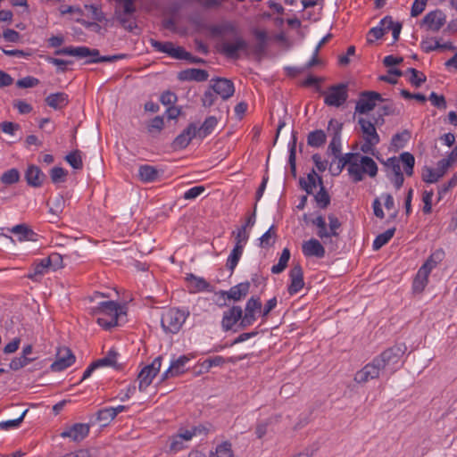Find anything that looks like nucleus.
<instances>
[{
    "label": "nucleus",
    "mask_w": 457,
    "mask_h": 457,
    "mask_svg": "<svg viewBox=\"0 0 457 457\" xmlns=\"http://www.w3.org/2000/svg\"><path fill=\"white\" fill-rule=\"evenodd\" d=\"M45 102L49 107L54 110H61L69 104V96L64 92H57L46 96Z\"/></svg>",
    "instance_id": "26"
},
{
    "label": "nucleus",
    "mask_w": 457,
    "mask_h": 457,
    "mask_svg": "<svg viewBox=\"0 0 457 457\" xmlns=\"http://www.w3.org/2000/svg\"><path fill=\"white\" fill-rule=\"evenodd\" d=\"M128 57L127 54H118L113 55H103L102 58H98L97 60H86L85 64L89 63H99V62H113L119 60L126 59Z\"/></svg>",
    "instance_id": "51"
},
{
    "label": "nucleus",
    "mask_w": 457,
    "mask_h": 457,
    "mask_svg": "<svg viewBox=\"0 0 457 457\" xmlns=\"http://www.w3.org/2000/svg\"><path fill=\"white\" fill-rule=\"evenodd\" d=\"M348 173L353 182L358 183L363 180V174L374 178L378 174V165L375 161L367 155H361L358 163H353L348 169Z\"/></svg>",
    "instance_id": "3"
},
{
    "label": "nucleus",
    "mask_w": 457,
    "mask_h": 457,
    "mask_svg": "<svg viewBox=\"0 0 457 457\" xmlns=\"http://www.w3.org/2000/svg\"><path fill=\"white\" fill-rule=\"evenodd\" d=\"M118 355H119V353L115 350L111 349L107 353L106 356L95 361V362L96 363L98 368L104 367V366H111L116 370H120L123 369V365L117 361Z\"/></svg>",
    "instance_id": "28"
},
{
    "label": "nucleus",
    "mask_w": 457,
    "mask_h": 457,
    "mask_svg": "<svg viewBox=\"0 0 457 457\" xmlns=\"http://www.w3.org/2000/svg\"><path fill=\"white\" fill-rule=\"evenodd\" d=\"M20 178V171L16 168H12L4 171L1 175L0 181L2 184L9 186L19 182Z\"/></svg>",
    "instance_id": "41"
},
{
    "label": "nucleus",
    "mask_w": 457,
    "mask_h": 457,
    "mask_svg": "<svg viewBox=\"0 0 457 457\" xmlns=\"http://www.w3.org/2000/svg\"><path fill=\"white\" fill-rule=\"evenodd\" d=\"M327 140V135L322 129L311 131L307 136V144L312 147H320Z\"/></svg>",
    "instance_id": "33"
},
{
    "label": "nucleus",
    "mask_w": 457,
    "mask_h": 457,
    "mask_svg": "<svg viewBox=\"0 0 457 457\" xmlns=\"http://www.w3.org/2000/svg\"><path fill=\"white\" fill-rule=\"evenodd\" d=\"M179 60H186L188 62L195 63V64H205L206 63V60L197 57V56H194L189 52H187L183 47L181 49L180 56L179 57Z\"/></svg>",
    "instance_id": "57"
},
{
    "label": "nucleus",
    "mask_w": 457,
    "mask_h": 457,
    "mask_svg": "<svg viewBox=\"0 0 457 457\" xmlns=\"http://www.w3.org/2000/svg\"><path fill=\"white\" fill-rule=\"evenodd\" d=\"M243 310L239 305H233L225 311L222 315L221 327L224 331L232 330L242 318Z\"/></svg>",
    "instance_id": "16"
},
{
    "label": "nucleus",
    "mask_w": 457,
    "mask_h": 457,
    "mask_svg": "<svg viewBox=\"0 0 457 457\" xmlns=\"http://www.w3.org/2000/svg\"><path fill=\"white\" fill-rule=\"evenodd\" d=\"M290 284L287 287L288 294L294 295L303 287V270L299 263L295 264L289 271Z\"/></svg>",
    "instance_id": "14"
},
{
    "label": "nucleus",
    "mask_w": 457,
    "mask_h": 457,
    "mask_svg": "<svg viewBox=\"0 0 457 457\" xmlns=\"http://www.w3.org/2000/svg\"><path fill=\"white\" fill-rule=\"evenodd\" d=\"M121 313L120 305L114 301L101 302L90 308V314L97 316V324L106 330L118 325V318Z\"/></svg>",
    "instance_id": "2"
},
{
    "label": "nucleus",
    "mask_w": 457,
    "mask_h": 457,
    "mask_svg": "<svg viewBox=\"0 0 457 457\" xmlns=\"http://www.w3.org/2000/svg\"><path fill=\"white\" fill-rule=\"evenodd\" d=\"M290 259V251L288 248H284L279 257L278 262L271 267L273 274H279L287 267Z\"/></svg>",
    "instance_id": "39"
},
{
    "label": "nucleus",
    "mask_w": 457,
    "mask_h": 457,
    "mask_svg": "<svg viewBox=\"0 0 457 457\" xmlns=\"http://www.w3.org/2000/svg\"><path fill=\"white\" fill-rule=\"evenodd\" d=\"M250 285L249 281H245L230 287L228 291L221 290L220 295L226 300L238 302L248 295Z\"/></svg>",
    "instance_id": "18"
},
{
    "label": "nucleus",
    "mask_w": 457,
    "mask_h": 457,
    "mask_svg": "<svg viewBox=\"0 0 457 457\" xmlns=\"http://www.w3.org/2000/svg\"><path fill=\"white\" fill-rule=\"evenodd\" d=\"M395 230H396V228L394 227V228H388L385 232L378 235L373 241V245H372L373 249L375 251H378L382 246L386 245L389 242V240L394 237Z\"/></svg>",
    "instance_id": "37"
},
{
    "label": "nucleus",
    "mask_w": 457,
    "mask_h": 457,
    "mask_svg": "<svg viewBox=\"0 0 457 457\" xmlns=\"http://www.w3.org/2000/svg\"><path fill=\"white\" fill-rule=\"evenodd\" d=\"M38 83H39L38 79L31 77V76H27V77H24V78L17 80L16 86L20 88H29V87H36L37 85H38Z\"/></svg>",
    "instance_id": "59"
},
{
    "label": "nucleus",
    "mask_w": 457,
    "mask_h": 457,
    "mask_svg": "<svg viewBox=\"0 0 457 457\" xmlns=\"http://www.w3.org/2000/svg\"><path fill=\"white\" fill-rule=\"evenodd\" d=\"M9 231L16 235L19 241H37L38 235L25 223L16 225Z\"/></svg>",
    "instance_id": "24"
},
{
    "label": "nucleus",
    "mask_w": 457,
    "mask_h": 457,
    "mask_svg": "<svg viewBox=\"0 0 457 457\" xmlns=\"http://www.w3.org/2000/svg\"><path fill=\"white\" fill-rule=\"evenodd\" d=\"M67 175L68 171L62 167H54L50 170V178L54 184L64 182Z\"/></svg>",
    "instance_id": "48"
},
{
    "label": "nucleus",
    "mask_w": 457,
    "mask_h": 457,
    "mask_svg": "<svg viewBox=\"0 0 457 457\" xmlns=\"http://www.w3.org/2000/svg\"><path fill=\"white\" fill-rule=\"evenodd\" d=\"M328 220L329 227V235H332L333 237H338L339 233L337 232V229L340 228L342 226L341 221L336 215L332 213L328 215Z\"/></svg>",
    "instance_id": "53"
},
{
    "label": "nucleus",
    "mask_w": 457,
    "mask_h": 457,
    "mask_svg": "<svg viewBox=\"0 0 457 457\" xmlns=\"http://www.w3.org/2000/svg\"><path fill=\"white\" fill-rule=\"evenodd\" d=\"M81 151L76 149L69 153L64 160L74 169V170H82L83 162L81 156Z\"/></svg>",
    "instance_id": "40"
},
{
    "label": "nucleus",
    "mask_w": 457,
    "mask_h": 457,
    "mask_svg": "<svg viewBox=\"0 0 457 457\" xmlns=\"http://www.w3.org/2000/svg\"><path fill=\"white\" fill-rule=\"evenodd\" d=\"M235 362V358L230 357L228 360H226L224 357L220 355H216L211 358L206 359L202 363V369L204 370L205 372H208L212 367L214 366H222L226 362Z\"/></svg>",
    "instance_id": "38"
},
{
    "label": "nucleus",
    "mask_w": 457,
    "mask_h": 457,
    "mask_svg": "<svg viewBox=\"0 0 457 457\" xmlns=\"http://www.w3.org/2000/svg\"><path fill=\"white\" fill-rule=\"evenodd\" d=\"M76 357L69 348H63L57 353L56 360L51 364L50 369L54 372H60L69 368L75 362Z\"/></svg>",
    "instance_id": "11"
},
{
    "label": "nucleus",
    "mask_w": 457,
    "mask_h": 457,
    "mask_svg": "<svg viewBox=\"0 0 457 457\" xmlns=\"http://www.w3.org/2000/svg\"><path fill=\"white\" fill-rule=\"evenodd\" d=\"M302 251L305 257H316L321 259L326 254L323 245L316 238L304 241L302 245Z\"/></svg>",
    "instance_id": "19"
},
{
    "label": "nucleus",
    "mask_w": 457,
    "mask_h": 457,
    "mask_svg": "<svg viewBox=\"0 0 457 457\" xmlns=\"http://www.w3.org/2000/svg\"><path fill=\"white\" fill-rule=\"evenodd\" d=\"M405 345H395L385 350L381 354L376 357V362L380 363L383 368L388 365L397 363L406 351Z\"/></svg>",
    "instance_id": "8"
},
{
    "label": "nucleus",
    "mask_w": 457,
    "mask_h": 457,
    "mask_svg": "<svg viewBox=\"0 0 457 457\" xmlns=\"http://www.w3.org/2000/svg\"><path fill=\"white\" fill-rule=\"evenodd\" d=\"M262 302L260 297L252 296L246 302L245 308V314L250 316L251 318L257 320L256 313L262 312Z\"/></svg>",
    "instance_id": "35"
},
{
    "label": "nucleus",
    "mask_w": 457,
    "mask_h": 457,
    "mask_svg": "<svg viewBox=\"0 0 457 457\" xmlns=\"http://www.w3.org/2000/svg\"><path fill=\"white\" fill-rule=\"evenodd\" d=\"M217 123L218 120L215 116L207 117L200 128L196 127V136L200 138H204L212 132Z\"/></svg>",
    "instance_id": "34"
},
{
    "label": "nucleus",
    "mask_w": 457,
    "mask_h": 457,
    "mask_svg": "<svg viewBox=\"0 0 457 457\" xmlns=\"http://www.w3.org/2000/svg\"><path fill=\"white\" fill-rule=\"evenodd\" d=\"M201 100L203 106L211 107L217 100V95L209 87L208 90L204 93Z\"/></svg>",
    "instance_id": "63"
},
{
    "label": "nucleus",
    "mask_w": 457,
    "mask_h": 457,
    "mask_svg": "<svg viewBox=\"0 0 457 457\" xmlns=\"http://www.w3.org/2000/svg\"><path fill=\"white\" fill-rule=\"evenodd\" d=\"M28 411H29L28 409L23 411L22 413L20 415V417H18L17 419L0 422V428L9 429L11 428L18 427L22 422V420H23L26 413L28 412Z\"/></svg>",
    "instance_id": "58"
},
{
    "label": "nucleus",
    "mask_w": 457,
    "mask_h": 457,
    "mask_svg": "<svg viewBox=\"0 0 457 457\" xmlns=\"http://www.w3.org/2000/svg\"><path fill=\"white\" fill-rule=\"evenodd\" d=\"M149 42L155 51L167 54L169 56L179 60L182 46H175L170 41L162 42L154 38H150Z\"/></svg>",
    "instance_id": "22"
},
{
    "label": "nucleus",
    "mask_w": 457,
    "mask_h": 457,
    "mask_svg": "<svg viewBox=\"0 0 457 457\" xmlns=\"http://www.w3.org/2000/svg\"><path fill=\"white\" fill-rule=\"evenodd\" d=\"M333 128V137L328 145V150L336 157H338L341 153V132L343 129V123L331 119L328 121V129Z\"/></svg>",
    "instance_id": "15"
},
{
    "label": "nucleus",
    "mask_w": 457,
    "mask_h": 457,
    "mask_svg": "<svg viewBox=\"0 0 457 457\" xmlns=\"http://www.w3.org/2000/svg\"><path fill=\"white\" fill-rule=\"evenodd\" d=\"M209 31L213 37L229 35L232 41L224 40L220 46V53L233 60L239 59V52H248L249 44L241 35L239 28L232 21H225L218 25H211Z\"/></svg>",
    "instance_id": "1"
},
{
    "label": "nucleus",
    "mask_w": 457,
    "mask_h": 457,
    "mask_svg": "<svg viewBox=\"0 0 457 457\" xmlns=\"http://www.w3.org/2000/svg\"><path fill=\"white\" fill-rule=\"evenodd\" d=\"M188 361L189 358L187 355H181L177 360L171 361L170 365V370H173L177 376L184 373V366Z\"/></svg>",
    "instance_id": "49"
},
{
    "label": "nucleus",
    "mask_w": 457,
    "mask_h": 457,
    "mask_svg": "<svg viewBox=\"0 0 457 457\" xmlns=\"http://www.w3.org/2000/svg\"><path fill=\"white\" fill-rule=\"evenodd\" d=\"M46 60L49 63L58 66L57 72H62V73H64L67 71V68H66L67 65L73 63V61H71V60H62V59L50 57V56H48L46 58Z\"/></svg>",
    "instance_id": "55"
},
{
    "label": "nucleus",
    "mask_w": 457,
    "mask_h": 457,
    "mask_svg": "<svg viewBox=\"0 0 457 457\" xmlns=\"http://www.w3.org/2000/svg\"><path fill=\"white\" fill-rule=\"evenodd\" d=\"M0 129L4 133L14 135L21 129L20 124L12 121H3L0 123Z\"/></svg>",
    "instance_id": "64"
},
{
    "label": "nucleus",
    "mask_w": 457,
    "mask_h": 457,
    "mask_svg": "<svg viewBox=\"0 0 457 457\" xmlns=\"http://www.w3.org/2000/svg\"><path fill=\"white\" fill-rule=\"evenodd\" d=\"M44 260L49 268H53L54 270L62 267V255L58 253H52Z\"/></svg>",
    "instance_id": "52"
},
{
    "label": "nucleus",
    "mask_w": 457,
    "mask_h": 457,
    "mask_svg": "<svg viewBox=\"0 0 457 457\" xmlns=\"http://www.w3.org/2000/svg\"><path fill=\"white\" fill-rule=\"evenodd\" d=\"M358 123L360 124L361 129L364 134V138H370L371 140H374V143H379L380 137L377 133L373 122L367 120L364 118H359Z\"/></svg>",
    "instance_id": "29"
},
{
    "label": "nucleus",
    "mask_w": 457,
    "mask_h": 457,
    "mask_svg": "<svg viewBox=\"0 0 457 457\" xmlns=\"http://www.w3.org/2000/svg\"><path fill=\"white\" fill-rule=\"evenodd\" d=\"M252 34L256 39L255 45L253 46V54L261 58L266 54L268 48L269 36L265 30L253 29Z\"/></svg>",
    "instance_id": "21"
},
{
    "label": "nucleus",
    "mask_w": 457,
    "mask_h": 457,
    "mask_svg": "<svg viewBox=\"0 0 457 457\" xmlns=\"http://www.w3.org/2000/svg\"><path fill=\"white\" fill-rule=\"evenodd\" d=\"M90 426L86 423H75L62 431L60 436L63 438L69 437L72 441L79 443L89 434Z\"/></svg>",
    "instance_id": "13"
},
{
    "label": "nucleus",
    "mask_w": 457,
    "mask_h": 457,
    "mask_svg": "<svg viewBox=\"0 0 457 457\" xmlns=\"http://www.w3.org/2000/svg\"><path fill=\"white\" fill-rule=\"evenodd\" d=\"M160 174L159 170L149 164H144L138 168L139 179L144 183L154 182L158 179Z\"/></svg>",
    "instance_id": "27"
},
{
    "label": "nucleus",
    "mask_w": 457,
    "mask_h": 457,
    "mask_svg": "<svg viewBox=\"0 0 457 457\" xmlns=\"http://www.w3.org/2000/svg\"><path fill=\"white\" fill-rule=\"evenodd\" d=\"M296 142H297V132H292V140L289 143V156L288 163L290 166V172L294 178H296Z\"/></svg>",
    "instance_id": "32"
},
{
    "label": "nucleus",
    "mask_w": 457,
    "mask_h": 457,
    "mask_svg": "<svg viewBox=\"0 0 457 457\" xmlns=\"http://www.w3.org/2000/svg\"><path fill=\"white\" fill-rule=\"evenodd\" d=\"M34 359L32 358H29V357H25L23 355H21L20 357H15L13 358L10 364H9V367L11 370H18L25 366H27L29 363H30Z\"/></svg>",
    "instance_id": "54"
},
{
    "label": "nucleus",
    "mask_w": 457,
    "mask_h": 457,
    "mask_svg": "<svg viewBox=\"0 0 457 457\" xmlns=\"http://www.w3.org/2000/svg\"><path fill=\"white\" fill-rule=\"evenodd\" d=\"M380 162H382L386 167L390 168L393 174H398L399 172H402L401 167L399 164V158L393 156L388 158L386 162H383L380 160L378 156H376Z\"/></svg>",
    "instance_id": "62"
},
{
    "label": "nucleus",
    "mask_w": 457,
    "mask_h": 457,
    "mask_svg": "<svg viewBox=\"0 0 457 457\" xmlns=\"http://www.w3.org/2000/svg\"><path fill=\"white\" fill-rule=\"evenodd\" d=\"M49 206V212L54 215H58L63 211L65 205V200L62 195H58L53 200L47 201Z\"/></svg>",
    "instance_id": "44"
},
{
    "label": "nucleus",
    "mask_w": 457,
    "mask_h": 457,
    "mask_svg": "<svg viewBox=\"0 0 457 457\" xmlns=\"http://www.w3.org/2000/svg\"><path fill=\"white\" fill-rule=\"evenodd\" d=\"M428 275L423 276L420 274V270H418V273L412 283V289L415 293H421L428 283Z\"/></svg>",
    "instance_id": "50"
},
{
    "label": "nucleus",
    "mask_w": 457,
    "mask_h": 457,
    "mask_svg": "<svg viewBox=\"0 0 457 457\" xmlns=\"http://www.w3.org/2000/svg\"><path fill=\"white\" fill-rule=\"evenodd\" d=\"M209 78V73L205 70L202 69H186L178 73V79L180 81H206Z\"/></svg>",
    "instance_id": "23"
},
{
    "label": "nucleus",
    "mask_w": 457,
    "mask_h": 457,
    "mask_svg": "<svg viewBox=\"0 0 457 457\" xmlns=\"http://www.w3.org/2000/svg\"><path fill=\"white\" fill-rule=\"evenodd\" d=\"M277 238L276 228L272 225L260 238V245L263 248L270 247L275 244Z\"/></svg>",
    "instance_id": "43"
},
{
    "label": "nucleus",
    "mask_w": 457,
    "mask_h": 457,
    "mask_svg": "<svg viewBox=\"0 0 457 457\" xmlns=\"http://www.w3.org/2000/svg\"><path fill=\"white\" fill-rule=\"evenodd\" d=\"M442 177V173H438L433 168L425 166L422 171V179L427 183H436Z\"/></svg>",
    "instance_id": "47"
},
{
    "label": "nucleus",
    "mask_w": 457,
    "mask_h": 457,
    "mask_svg": "<svg viewBox=\"0 0 457 457\" xmlns=\"http://www.w3.org/2000/svg\"><path fill=\"white\" fill-rule=\"evenodd\" d=\"M186 281L191 287V292H212V287L204 278L196 277L193 273H187L186 276Z\"/></svg>",
    "instance_id": "25"
},
{
    "label": "nucleus",
    "mask_w": 457,
    "mask_h": 457,
    "mask_svg": "<svg viewBox=\"0 0 457 457\" xmlns=\"http://www.w3.org/2000/svg\"><path fill=\"white\" fill-rule=\"evenodd\" d=\"M348 98V85L339 83L328 87V94L324 98V103L328 106L340 107Z\"/></svg>",
    "instance_id": "5"
},
{
    "label": "nucleus",
    "mask_w": 457,
    "mask_h": 457,
    "mask_svg": "<svg viewBox=\"0 0 457 457\" xmlns=\"http://www.w3.org/2000/svg\"><path fill=\"white\" fill-rule=\"evenodd\" d=\"M361 154L359 153H347L345 155H342V154L336 157V159H338V164L340 165L341 169H344L346 165H348V169L351 168L353 163H358Z\"/></svg>",
    "instance_id": "42"
},
{
    "label": "nucleus",
    "mask_w": 457,
    "mask_h": 457,
    "mask_svg": "<svg viewBox=\"0 0 457 457\" xmlns=\"http://www.w3.org/2000/svg\"><path fill=\"white\" fill-rule=\"evenodd\" d=\"M55 55H70L79 58L90 57L89 60H97L102 58L100 51L96 48H89L87 46H65L54 51Z\"/></svg>",
    "instance_id": "7"
},
{
    "label": "nucleus",
    "mask_w": 457,
    "mask_h": 457,
    "mask_svg": "<svg viewBox=\"0 0 457 457\" xmlns=\"http://www.w3.org/2000/svg\"><path fill=\"white\" fill-rule=\"evenodd\" d=\"M446 22V15L439 9L428 12L421 21L420 25H426L428 30L437 32Z\"/></svg>",
    "instance_id": "10"
},
{
    "label": "nucleus",
    "mask_w": 457,
    "mask_h": 457,
    "mask_svg": "<svg viewBox=\"0 0 457 457\" xmlns=\"http://www.w3.org/2000/svg\"><path fill=\"white\" fill-rule=\"evenodd\" d=\"M114 416L112 413L110 407L99 410L96 413V420L101 423V426L105 427L114 420Z\"/></svg>",
    "instance_id": "46"
},
{
    "label": "nucleus",
    "mask_w": 457,
    "mask_h": 457,
    "mask_svg": "<svg viewBox=\"0 0 457 457\" xmlns=\"http://www.w3.org/2000/svg\"><path fill=\"white\" fill-rule=\"evenodd\" d=\"M434 193L433 190L430 191H424L422 195V201L424 203L423 206V212L425 214H429L432 212V198H433Z\"/></svg>",
    "instance_id": "60"
},
{
    "label": "nucleus",
    "mask_w": 457,
    "mask_h": 457,
    "mask_svg": "<svg viewBox=\"0 0 457 457\" xmlns=\"http://www.w3.org/2000/svg\"><path fill=\"white\" fill-rule=\"evenodd\" d=\"M386 101L382 96L375 91H362L356 103L355 112L365 114L372 111L376 106V102Z\"/></svg>",
    "instance_id": "6"
},
{
    "label": "nucleus",
    "mask_w": 457,
    "mask_h": 457,
    "mask_svg": "<svg viewBox=\"0 0 457 457\" xmlns=\"http://www.w3.org/2000/svg\"><path fill=\"white\" fill-rule=\"evenodd\" d=\"M157 373H155L152 370H147V366H145L141 371L137 375V379L139 381L138 389L140 392H143L149 386Z\"/></svg>",
    "instance_id": "31"
},
{
    "label": "nucleus",
    "mask_w": 457,
    "mask_h": 457,
    "mask_svg": "<svg viewBox=\"0 0 457 457\" xmlns=\"http://www.w3.org/2000/svg\"><path fill=\"white\" fill-rule=\"evenodd\" d=\"M384 369L381 364L376 362V358L370 363L365 365L361 370H359L355 376L354 380L357 383H365L370 379L377 378L379 376L380 370Z\"/></svg>",
    "instance_id": "12"
},
{
    "label": "nucleus",
    "mask_w": 457,
    "mask_h": 457,
    "mask_svg": "<svg viewBox=\"0 0 457 457\" xmlns=\"http://www.w3.org/2000/svg\"><path fill=\"white\" fill-rule=\"evenodd\" d=\"M49 266L46 263L45 260L42 259L38 262L32 264L31 271L26 276L28 278L38 282L41 280L44 274L48 270Z\"/></svg>",
    "instance_id": "30"
},
{
    "label": "nucleus",
    "mask_w": 457,
    "mask_h": 457,
    "mask_svg": "<svg viewBox=\"0 0 457 457\" xmlns=\"http://www.w3.org/2000/svg\"><path fill=\"white\" fill-rule=\"evenodd\" d=\"M188 315L189 312L176 308L169 309L162 316L161 325L162 329L166 333H178L180 330L182 325L185 323Z\"/></svg>",
    "instance_id": "4"
},
{
    "label": "nucleus",
    "mask_w": 457,
    "mask_h": 457,
    "mask_svg": "<svg viewBox=\"0 0 457 457\" xmlns=\"http://www.w3.org/2000/svg\"><path fill=\"white\" fill-rule=\"evenodd\" d=\"M314 199L320 209H326L330 204V195L325 187L320 188Z\"/></svg>",
    "instance_id": "45"
},
{
    "label": "nucleus",
    "mask_w": 457,
    "mask_h": 457,
    "mask_svg": "<svg viewBox=\"0 0 457 457\" xmlns=\"http://www.w3.org/2000/svg\"><path fill=\"white\" fill-rule=\"evenodd\" d=\"M243 245H235L232 249L230 254L228 257L226 267L232 274L234 270L236 269L242 254H243Z\"/></svg>",
    "instance_id": "36"
},
{
    "label": "nucleus",
    "mask_w": 457,
    "mask_h": 457,
    "mask_svg": "<svg viewBox=\"0 0 457 457\" xmlns=\"http://www.w3.org/2000/svg\"><path fill=\"white\" fill-rule=\"evenodd\" d=\"M24 177L27 184L32 187H40L46 179V174L41 169L34 164L28 166Z\"/></svg>",
    "instance_id": "20"
},
{
    "label": "nucleus",
    "mask_w": 457,
    "mask_h": 457,
    "mask_svg": "<svg viewBox=\"0 0 457 457\" xmlns=\"http://www.w3.org/2000/svg\"><path fill=\"white\" fill-rule=\"evenodd\" d=\"M428 99L431 104L438 109H445L447 107L445 98L443 95L438 96L436 93L432 92L429 95Z\"/></svg>",
    "instance_id": "61"
},
{
    "label": "nucleus",
    "mask_w": 457,
    "mask_h": 457,
    "mask_svg": "<svg viewBox=\"0 0 457 457\" xmlns=\"http://www.w3.org/2000/svg\"><path fill=\"white\" fill-rule=\"evenodd\" d=\"M216 457H233L231 444L226 441L218 445L216 448Z\"/></svg>",
    "instance_id": "56"
},
{
    "label": "nucleus",
    "mask_w": 457,
    "mask_h": 457,
    "mask_svg": "<svg viewBox=\"0 0 457 457\" xmlns=\"http://www.w3.org/2000/svg\"><path fill=\"white\" fill-rule=\"evenodd\" d=\"M196 137V126L189 123L188 126L173 140L171 146L174 150L186 148L191 140Z\"/></svg>",
    "instance_id": "17"
},
{
    "label": "nucleus",
    "mask_w": 457,
    "mask_h": 457,
    "mask_svg": "<svg viewBox=\"0 0 457 457\" xmlns=\"http://www.w3.org/2000/svg\"><path fill=\"white\" fill-rule=\"evenodd\" d=\"M210 89L217 96H220L223 100L230 98L235 92L234 83L226 78H216L210 81Z\"/></svg>",
    "instance_id": "9"
}]
</instances>
